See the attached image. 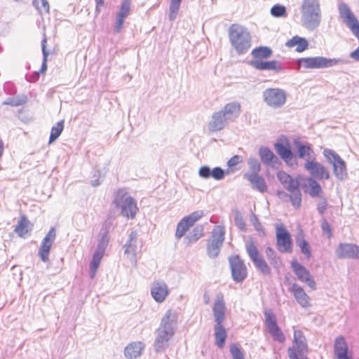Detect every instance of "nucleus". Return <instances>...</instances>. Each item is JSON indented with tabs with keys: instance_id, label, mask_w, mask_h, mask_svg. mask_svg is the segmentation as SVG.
<instances>
[{
	"instance_id": "79ce46f5",
	"label": "nucleus",
	"mask_w": 359,
	"mask_h": 359,
	"mask_svg": "<svg viewBox=\"0 0 359 359\" xmlns=\"http://www.w3.org/2000/svg\"><path fill=\"white\" fill-rule=\"evenodd\" d=\"M264 316L266 318L265 325L268 330L278 326L276 316L271 310H266L264 311Z\"/></svg>"
},
{
	"instance_id": "473e14b6",
	"label": "nucleus",
	"mask_w": 359,
	"mask_h": 359,
	"mask_svg": "<svg viewBox=\"0 0 359 359\" xmlns=\"http://www.w3.org/2000/svg\"><path fill=\"white\" fill-rule=\"evenodd\" d=\"M215 344L217 346L222 348L224 347L227 332L222 324L215 325Z\"/></svg>"
},
{
	"instance_id": "0eeeda50",
	"label": "nucleus",
	"mask_w": 359,
	"mask_h": 359,
	"mask_svg": "<svg viewBox=\"0 0 359 359\" xmlns=\"http://www.w3.org/2000/svg\"><path fill=\"white\" fill-rule=\"evenodd\" d=\"M339 60L323 57H302L298 60L299 68L320 69L337 65Z\"/></svg>"
},
{
	"instance_id": "6ab92c4d",
	"label": "nucleus",
	"mask_w": 359,
	"mask_h": 359,
	"mask_svg": "<svg viewBox=\"0 0 359 359\" xmlns=\"http://www.w3.org/2000/svg\"><path fill=\"white\" fill-rule=\"evenodd\" d=\"M226 308L222 294H217L213 304L212 311L216 325L222 324L225 319Z\"/></svg>"
},
{
	"instance_id": "c85d7f7f",
	"label": "nucleus",
	"mask_w": 359,
	"mask_h": 359,
	"mask_svg": "<svg viewBox=\"0 0 359 359\" xmlns=\"http://www.w3.org/2000/svg\"><path fill=\"white\" fill-rule=\"evenodd\" d=\"M143 350L144 346L142 342L134 341L125 348V355L128 359H134L139 357Z\"/></svg>"
},
{
	"instance_id": "13d9d810",
	"label": "nucleus",
	"mask_w": 359,
	"mask_h": 359,
	"mask_svg": "<svg viewBox=\"0 0 359 359\" xmlns=\"http://www.w3.org/2000/svg\"><path fill=\"white\" fill-rule=\"evenodd\" d=\"M96 3L95 12L99 13L101 11V7L104 4V0H95Z\"/></svg>"
},
{
	"instance_id": "052dcab7",
	"label": "nucleus",
	"mask_w": 359,
	"mask_h": 359,
	"mask_svg": "<svg viewBox=\"0 0 359 359\" xmlns=\"http://www.w3.org/2000/svg\"><path fill=\"white\" fill-rule=\"evenodd\" d=\"M46 69H47V57H43V64H42L40 72L41 73H45Z\"/></svg>"
},
{
	"instance_id": "09e8293b",
	"label": "nucleus",
	"mask_w": 359,
	"mask_h": 359,
	"mask_svg": "<svg viewBox=\"0 0 359 359\" xmlns=\"http://www.w3.org/2000/svg\"><path fill=\"white\" fill-rule=\"evenodd\" d=\"M319 201L317 203V210L320 215H323L327 209L328 203L327 199L322 196L318 197Z\"/></svg>"
},
{
	"instance_id": "a211bd4d",
	"label": "nucleus",
	"mask_w": 359,
	"mask_h": 359,
	"mask_svg": "<svg viewBox=\"0 0 359 359\" xmlns=\"http://www.w3.org/2000/svg\"><path fill=\"white\" fill-rule=\"evenodd\" d=\"M290 291L292 293L297 302L302 307L308 308L311 306V298L302 286L297 283H294L292 285Z\"/></svg>"
},
{
	"instance_id": "a878e982",
	"label": "nucleus",
	"mask_w": 359,
	"mask_h": 359,
	"mask_svg": "<svg viewBox=\"0 0 359 359\" xmlns=\"http://www.w3.org/2000/svg\"><path fill=\"white\" fill-rule=\"evenodd\" d=\"M32 229V224L25 215H22L18 224L14 229V231L20 238H25L29 235Z\"/></svg>"
},
{
	"instance_id": "423d86ee",
	"label": "nucleus",
	"mask_w": 359,
	"mask_h": 359,
	"mask_svg": "<svg viewBox=\"0 0 359 359\" xmlns=\"http://www.w3.org/2000/svg\"><path fill=\"white\" fill-rule=\"evenodd\" d=\"M245 250L256 268L264 274H270V267L259 252L257 243L252 238L246 242Z\"/></svg>"
},
{
	"instance_id": "e2e57ef3",
	"label": "nucleus",
	"mask_w": 359,
	"mask_h": 359,
	"mask_svg": "<svg viewBox=\"0 0 359 359\" xmlns=\"http://www.w3.org/2000/svg\"><path fill=\"white\" fill-rule=\"evenodd\" d=\"M105 237H106V239L104 240V238H103L102 242H103L105 245H107V243H108V238H107V235H106V236H105Z\"/></svg>"
},
{
	"instance_id": "f257e3e1",
	"label": "nucleus",
	"mask_w": 359,
	"mask_h": 359,
	"mask_svg": "<svg viewBox=\"0 0 359 359\" xmlns=\"http://www.w3.org/2000/svg\"><path fill=\"white\" fill-rule=\"evenodd\" d=\"M177 323L176 313L171 310L168 311L157 330V337L154 344L156 351H162L168 347L170 340L174 336Z\"/></svg>"
},
{
	"instance_id": "c756f323",
	"label": "nucleus",
	"mask_w": 359,
	"mask_h": 359,
	"mask_svg": "<svg viewBox=\"0 0 359 359\" xmlns=\"http://www.w3.org/2000/svg\"><path fill=\"white\" fill-rule=\"evenodd\" d=\"M246 178L252 184L253 187L256 188L260 192H265L267 191V185L262 176L257 173H247Z\"/></svg>"
},
{
	"instance_id": "3c124183",
	"label": "nucleus",
	"mask_w": 359,
	"mask_h": 359,
	"mask_svg": "<svg viewBox=\"0 0 359 359\" xmlns=\"http://www.w3.org/2000/svg\"><path fill=\"white\" fill-rule=\"evenodd\" d=\"M211 176L216 180H220L224 177V172L222 168L217 167L212 170Z\"/></svg>"
},
{
	"instance_id": "bb28decb",
	"label": "nucleus",
	"mask_w": 359,
	"mask_h": 359,
	"mask_svg": "<svg viewBox=\"0 0 359 359\" xmlns=\"http://www.w3.org/2000/svg\"><path fill=\"white\" fill-rule=\"evenodd\" d=\"M252 65L255 69L258 70H273L276 72H279L282 69L279 62L277 60H255L252 62Z\"/></svg>"
},
{
	"instance_id": "5701e85b",
	"label": "nucleus",
	"mask_w": 359,
	"mask_h": 359,
	"mask_svg": "<svg viewBox=\"0 0 359 359\" xmlns=\"http://www.w3.org/2000/svg\"><path fill=\"white\" fill-rule=\"evenodd\" d=\"M275 149L280 158L289 164L293 159V154L291 151L290 144L287 140L277 142Z\"/></svg>"
},
{
	"instance_id": "680f3d73",
	"label": "nucleus",
	"mask_w": 359,
	"mask_h": 359,
	"mask_svg": "<svg viewBox=\"0 0 359 359\" xmlns=\"http://www.w3.org/2000/svg\"><path fill=\"white\" fill-rule=\"evenodd\" d=\"M4 151V145L2 140L0 138V158L2 157Z\"/></svg>"
},
{
	"instance_id": "ea45409f",
	"label": "nucleus",
	"mask_w": 359,
	"mask_h": 359,
	"mask_svg": "<svg viewBox=\"0 0 359 359\" xmlns=\"http://www.w3.org/2000/svg\"><path fill=\"white\" fill-rule=\"evenodd\" d=\"M63 129L64 121H60L53 126L50 131L49 143L54 142L61 135Z\"/></svg>"
},
{
	"instance_id": "864d4df0",
	"label": "nucleus",
	"mask_w": 359,
	"mask_h": 359,
	"mask_svg": "<svg viewBox=\"0 0 359 359\" xmlns=\"http://www.w3.org/2000/svg\"><path fill=\"white\" fill-rule=\"evenodd\" d=\"M266 255L271 263L276 258L278 259V257L276 256V252L271 247H268L266 249Z\"/></svg>"
},
{
	"instance_id": "b1692460",
	"label": "nucleus",
	"mask_w": 359,
	"mask_h": 359,
	"mask_svg": "<svg viewBox=\"0 0 359 359\" xmlns=\"http://www.w3.org/2000/svg\"><path fill=\"white\" fill-rule=\"evenodd\" d=\"M130 10V0H123L120 10L117 14L115 30L121 32L125 18L129 15Z\"/></svg>"
},
{
	"instance_id": "412c9836",
	"label": "nucleus",
	"mask_w": 359,
	"mask_h": 359,
	"mask_svg": "<svg viewBox=\"0 0 359 359\" xmlns=\"http://www.w3.org/2000/svg\"><path fill=\"white\" fill-rule=\"evenodd\" d=\"M151 294L156 302L162 303L169 294L168 287L163 281H155L151 288Z\"/></svg>"
},
{
	"instance_id": "49530a36",
	"label": "nucleus",
	"mask_w": 359,
	"mask_h": 359,
	"mask_svg": "<svg viewBox=\"0 0 359 359\" xmlns=\"http://www.w3.org/2000/svg\"><path fill=\"white\" fill-rule=\"evenodd\" d=\"M229 349L233 359H245L243 353L236 344H231Z\"/></svg>"
},
{
	"instance_id": "9b49d317",
	"label": "nucleus",
	"mask_w": 359,
	"mask_h": 359,
	"mask_svg": "<svg viewBox=\"0 0 359 359\" xmlns=\"http://www.w3.org/2000/svg\"><path fill=\"white\" fill-rule=\"evenodd\" d=\"M291 267L297 278L303 283L307 285L311 290H316V283L309 270L296 259L291 262Z\"/></svg>"
},
{
	"instance_id": "4d7b16f0",
	"label": "nucleus",
	"mask_w": 359,
	"mask_h": 359,
	"mask_svg": "<svg viewBox=\"0 0 359 359\" xmlns=\"http://www.w3.org/2000/svg\"><path fill=\"white\" fill-rule=\"evenodd\" d=\"M240 163V156H233L228 161V165L229 167H233L237 165Z\"/></svg>"
},
{
	"instance_id": "a19ab883",
	"label": "nucleus",
	"mask_w": 359,
	"mask_h": 359,
	"mask_svg": "<svg viewBox=\"0 0 359 359\" xmlns=\"http://www.w3.org/2000/svg\"><path fill=\"white\" fill-rule=\"evenodd\" d=\"M259 155L262 161L266 164L271 163L274 158H276L273 153L267 148H261L259 150Z\"/></svg>"
},
{
	"instance_id": "603ef678",
	"label": "nucleus",
	"mask_w": 359,
	"mask_h": 359,
	"mask_svg": "<svg viewBox=\"0 0 359 359\" xmlns=\"http://www.w3.org/2000/svg\"><path fill=\"white\" fill-rule=\"evenodd\" d=\"M212 170L208 166H203L199 169V175L203 178H209Z\"/></svg>"
},
{
	"instance_id": "f704fd0d",
	"label": "nucleus",
	"mask_w": 359,
	"mask_h": 359,
	"mask_svg": "<svg viewBox=\"0 0 359 359\" xmlns=\"http://www.w3.org/2000/svg\"><path fill=\"white\" fill-rule=\"evenodd\" d=\"M104 248L102 249H97L94 253L90 264L91 278H94V276H95L97 270L104 256Z\"/></svg>"
},
{
	"instance_id": "f8f14e48",
	"label": "nucleus",
	"mask_w": 359,
	"mask_h": 359,
	"mask_svg": "<svg viewBox=\"0 0 359 359\" xmlns=\"http://www.w3.org/2000/svg\"><path fill=\"white\" fill-rule=\"evenodd\" d=\"M203 216V211H195L183 217L177 226L175 236L177 238H182L190 227L194 226Z\"/></svg>"
},
{
	"instance_id": "e433bc0d",
	"label": "nucleus",
	"mask_w": 359,
	"mask_h": 359,
	"mask_svg": "<svg viewBox=\"0 0 359 359\" xmlns=\"http://www.w3.org/2000/svg\"><path fill=\"white\" fill-rule=\"evenodd\" d=\"M297 147L299 158L307 161L314 159L315 154L309 144H298Z\"/></svg>"
},
{
	"instance_id": "1a4fd4ad",
	"label": "nucleus",
	"mask_w": 359,
	"mask_h": 359,
	"mask_svg": "<svg viewBox=\"0 0 359 359\" xmlns=\"http://www.w3.org/2000/svg\"><path fill=\"white\" fill-rule=\"evenodd\" d=\"M323 155L332 165L335 176L340 180H344L347 175L345 161L334 151L330 149H324Z\"/></svg>"
},
{
	"instance_id": "cd10ccee",
	"label": "nucleus",
	"mask_w": 359,
	"mask_h": 359,
	"mask_svg": "<svg viewBox=\"0 0 359 359\" xmlns=\"http://www.w3.org/2000/svg\"><path fill=\"white\" fill-rule=\"evenodd\" d=\"M297 245L299 248L301 252L307 258L311 257V248L309 243L306 241L305 236L302 230L299 231L295 238Z\"/></svg>"
},
{
	"instance_id": "aec40b11",
	"label": "nucleus",
	"mask_w": 359,
	"mask_h": 359,
	"mask_svg": "<svg viewBox=\"0 0 359 359\" xmlns=\"http://www.w3.org/2000/svg\"><path fill=\"white\" fill-rule=\"evenodd\" d=\"M302 188L304 193L309 194L312 198L321 197L323 194L321 185L312 177H309L306 179Z\"/></svg>"
},
{
	"instance_id": "4468645a",
	"label": "nucleus",
	"mask_w": 359,
	"mask_h": 359,
	"mask_svg": "<svg viewBox=\"0 0 359 359\" xmlns=\"http://www.w3.org/2000/svg\"><path fill=\"white\" fill-rule=\"evenodd\" d=\"M289 194L284 191H278L277 196L283 202L290 201L295 209L300 208L302 203V196L299 188V184L287 190Z\"/></svg>"
},
{
	"instance_id": "4c0bfd02",
	"label": "nucleus",
	"mask_w": 359,
	"mask_h": 359,
	"mask_svg": "<svg viewBox=\"0 0 359 359\" xmlns=\"http://www.w3.org/2000/svg\"><path fill=\"white\" fill-rule=\"evenodd\" d=\"M272 55V50L266 46L257 47L252 50V55L256 60L266 59Z\"/></svg>"
},
{
	"instance_id": "bf43d9fd",
	"label": "nucleus",
	"mask_w": 359,
	"mask_h": 359,
	"mask_svg": "<svg viewBox=\"0 0 359 359\" xmlns=\"http://www.w3.org/2000/svg\"><path fill=\"white\" fill-rule=\"evenodd\" d=\"M46 43H47V39L45 37L41 41L42 52H43V55L44 57H48V53L46 50Z\"/></svg>"
},
{
	"instance_id": "7c9ffc66",
	"label": "nucleus",
	"mask_w": 359,
	"mask_h": 359,
	"mask_svg": "<svg viewBox=\"0 0 359 359\" xmlns=\"http://www.w3.org/2000/svg\"><path fill=\"white\" fill-rule=\"evenodd\" d=\"M225 226L224 225L215 226L208 241L223 245L225 240Z\"/></svg>"
},
{
	"instance_id": "39448f33",
	"label": "nucleus",
	"mask_w": 359,
	"mask_h": 359,
	"mask_svg": "<svg viewBox=\"0 0 359 359\" xmlns=\"http://www.w3.org/2000/svg\"><path fill=\"white\" fill-rule=\"evenodd\" d=\"M309 347L306 337L300 330L294 331L292 346L288 348L290 359H307Z\"/></svg>"
},
{
	"instance_id": "f3484780",
	"label": "nucleus",
	"mask_w": 359,
	"mask_h": 359,
	"mask_svg": "<svg viewBox=\"0 0 359 359\" xmlns=\"http://www.w3.org/2000/svg\"><path fill=\"white\" fill-rule=\"evenodd\" d=\"M336 254L340 259H358L359 246L351 243H340L336 250Z\"/></svg>"
},
{
	"instance_id": "c9c22d12",
	"label": "nucleus",
	"mask_w": 359,
	"mask_h": 359,
	"mask_svg": "<svg viewBox=\"0 0 359 359\" xmlns=\"http://www.w3.org/2000/svg\"><path fill=\"white\" fill-rule=\"evenodd\" d=\"M277 177L287 190L299 184L297 181L294 180L290 175L284 171L278 172Z\"/></svg>"
},
{
	"instance_id": "58836bf2",
	"label": "nucleus",
	"mask_w": 359,
	"mask_h": 359,
	"mask_svg": "<svg viewBox=\"0 0 359 359\" xmlns=\"http://www.w3.org/2000/svg\"><path fill=\"white\" fill-rule=\"evenodd\" d=\"M222 245L207 241L206 251L210 258H215L219 254Z\"/></svg>"
},
{
	"instance_id": "2eb2a0df",
	"label": "nucleus",
	"mask_w": 359,
	"mask_h": 359,
	"mask_svg": "<svg viewBox=\"0 0 359 359\" xmlns=\"http://www.w3.org/2000/svg\"><path fill=\"white\" fill-rule=\"evenodd\" d=\"M264 96L266 103L272 107H279L285 102V95L283 90L279 89H267L264 93Z\"/></svg>"
},
{
	"instance_id": "20e7f679",
	"label": "nucleus",
	"mask_w": 359,
	"mask_h": 359,
	"mask_svg": "<svg viewBox=\"0 0 359 359\" xmlns=\"http://www.w3.org/2000/svg\"><path fill=\"white\" fill-rule=\"evenodd\" d=\"M114 203L121 208V215L128 219L135 218L139 210L135 199L122 189L116 193Z\"/></svg>"
},
{
	"instance_id": "4be33fe9",
	"label": "nucleus",
	"mask_w": 359,
	"mask_h": 359,
	"mask_svg": "<svg viewBox=\"0 0 359 359\" xmlns=\"http://www.w3.org/2000/svg\"><path fill=\"white\" fill-rule=\"evenodd\" d=\"M334 351L337 359H352L351 355L348 353V344L343 337L336 338Z\"/></svg>"
},
{
	"instance_id": "ddd939ff",
	"label": "nucleus",
	"mask_w": 359,
	"mask_h": 359,
	"mask_svg": "<svg viewBox=\"0 0 359 359\" xmlns=\"http://www.w3.org/2000/svg\"><path fill=\"white\" fill-rule=\"evenodd\" d=\"M304 167L311 176L318 180H327L330 177L329 170L322 163L315 161V159L306 161Z\"/></svg>"
},
{
	"instance_id": "8fccbe9b",
	"label": "nucleus",
	"mask_w": 359,
	"mask_h": 359,
	"mask_svg": "<svg viewBox=\"0 0 359 359\" xmlns=\"http://www.w3.org/2000/svg\"><path fill=\"white\" fill-rule=\"evenodd\" d=\"M321 229L328 239H330L332 237V229L331 225L325 219H323L321 222Z\"/></svg>"
},
{
	"instance_id": "6e6d98bb",
	"label": "nucleus",
	"mask_w": 359,
	"mask_h": 359,
	"mask_svg": "<svg viewBox=\"0 0 359 359\" xmlns=\"http://www.w3.org/2000/svg\"><path fill=\"white\" fill-rule=\"evenodd\" d=\"M194 232H196L194 236H191V238L194 241L198 240L203 235V230L201 226L196 227L194 229Z\"/></svg>"
},
{
	"instance_id": "a18cd8bd",
	"label": "nucleus",
	"mask_w": 359,
	"mask_h": 359,
	"mask_svg": "<svg viewBox=\"0 0 359 359\" xmlns=\"http://www.w3.org/2000/svg\"><path fill=\"white\" fill-rule=\"evenodd\" d=\"M182 0H171L170 5V14L169 17L170 20H174L177 13L179 11Z\"/></svg>"
},
{
	"instance_id": "de8ad7c7",
	"label": "nucleus",
	"mask_w": 359,
	"mask_h": 359,
	"mask_svg": "<svg viewBox=\"0 0 359 359\" xmlns=\"http://www.w3.org/2000/svg\"><path fill=\"white\" fill-rule=\"evenodd\" d=\"M33 4L34 6L41 12H49V4L47 0H34Z\"/></svg>"
},
{
	"instance_id": "dca6fc26",
	"label": "nucleus",
	"mask_w": 359,
	"mask_h": 359,
	"mask_svg": "<svg viewBox=\"0 0 359 359\" xmlns=\"http://www.w3.org/2000/svg\"><path fill=\"white\" fill-rule=\"evenodd\" d=\"M55 230L54 228H51L41 242V247L39 250V255L44 262L48 260L50 250L55 239Z\"/></svg>"
},
{
	"instance_id": "5fc2aeb1",
	"label": "nucleus",
	"mask_w": 359,
	"mask_h": 359,
	"mask_svg": "<svg viewBox=\"0 0 359 359\" xmlns=\"http://www.w3.org/2000/svg\"><path fill=\"white\" fill-rule=\"evenodd\" d=\"M252 173H257L260 170V163L257 160H252L250 163Z\"/></svg>"
},
{
	"instance_id": "2f4dec72",
	"label": "nucleus",
	"mask_w": 359,
	"mask_h": 359,
	"mask_svg": "<svg viewBox=\"0 0 359 359\" xmlns=\"http://www.w3.org/2000/svg\"><path fill=\"white\" fill-rule=\"evenodd\" d=\"M285 45L287 47L290 48H295V50L297 52H303L308 48L309 43L306 39L294 36L288 40Z\"/></svg>"
},
{
	"instance_id": "6e6552de",
	"label": "nucleus",
	"mask_w": 359,
	"mask_h": 359,
	"mask_svg": "<svg viewBox=\"0 0 359 359\" xmlns=\"http://www.w3.org/2000/svg\"><path fill=\"white\" fill-rule=\"evenodd\" d=\"M276 238L277 250L282 253L292 252V240L291 235L283 224L276 226Z\"/></svg>"
},
{
	"instance_id": "c03bdc74",
	"label": "nucleus",
	"mask_w": 359,
	"mask_h": 359,
	"mask_svg": "<svg viewBox=\"0 0 359 359\" xmlns=\"http://www.w3.org/2000/svg\"><path fill=\"white\" fill-rule=\"evenodd\" d=\"M271 13L276 18L286 17L287 15L285 7L279 4H276L271 8Z\"/></svg>"
},
{
	"instance_id": "f03ea898",
	"label": "nucleus",
	"mask_w": 359,
	"mask_h": 359,
	"mask_svg": "<svg viewBox=\"0 0 359 359\" xmlns=\"http://www.w3.org/2000/svg\"><path fill=\"white\" fill-rule=\"evenodd\" d=\"M231 46L238 54H243L251 47V34L249 30L238 24H232L229 29Z\"/></svg>"
},
{
	"instance_id": "393cba45",
	"label": "nucleus",
	"mask_w": 359,
	"mask_h": 359,
	"mask_svg": "<svg viewBox=\"0 0 359 359\" xmlns=\"http://www.w3.org/2000/svg\"><path fill=\"white\" fill-rule=\"evenodd\" d=\"M241 111V104L238 102H231L227 103L220 111L227 120L233 121L239 116Z\"/></svg>"
},
{
	"instance_id": "37998d69",
	"label": "nucleus",
	"mask_w": 359,
	"mask_h": 359,
	"mask_svg": "<svg viewBox=\"0 0 359 359\" xmlns=\"http://www.w3.org/2000/svg\"><path fill=\"white\" fill-rule=\"evenodd\" d=\"M268 330H269V333L271 334V335L273 337L274 340H276L280 343L285 342V337L278 326H276L274 327L269 329Z\"/></svg>"
},
{
	"instance_id": "7ed1b4c3",
	"label": "nucleus",
	"mask_w": 359,
	"mask_h": 359,
	"mask_svg": "<svg viewBox=\"0 0 359 359\" xmlns=\"http://www.w3.org/2000/svg\"><path fill=\"white\" fill-rule=\"evenodd\" d=\"M302 20L309 28L317 27L320 22V10L318 0H303L302 5Z\"/></svg>"
},
{
	"instance_id": "72a5a7b5",
	"label": "nucleus",
	"mask_w": 359,
	"mask_h": 359,
	"mask_svg": "<svg viewBox=\"0 0 359 359\" xmlns=\"http://www.w3.org/2000/svg\"><path fill=\"white\" fill-rule=\"evenodd\" d=\"M227 119L224 117V114L221 111H218L213 114L212 119L209 123V128L212 131H218L222 130L224 126L225 121Z\"/></svg>"
},
{
	"instance_id": "9d476101",
	"label": "nucleus",
	"mask_w": 359,
	"mask_h": 359,
	"mask_svg": "<svg viewBox=\"0 0 359 359\" xmlns=\"http://www.w3.org/2000/svg\"><path fill=\"white\" fill-rule=\"evenodd\" d=\"M229 262L233 279L238 283L243 281L248 275V269L243 260L235 255L229 257Z\"/></svg>"
}]
</instances>
